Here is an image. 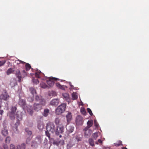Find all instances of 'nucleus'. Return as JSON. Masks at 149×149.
I'll list each match as a JSON object with an SVG mask.
<instances>
[{
	"instance_id": "nucleus-1",
	"label": "nucleus",
	"mask_w": 149,
	"mask_h": 149,
	"mask_svg": "<svg viewBox=\"0 0 149 149\" xmlns=\"http://www.w3.org/2000/svg\"><path fill=\"white\" fill-rule=\"evenodd\" d=\"M16 117L17 119L15 124V126L13 127V130H17V127L20 124V121L22 120V113L20 111H17L16 114Z\"/></svg>"
},
{
	"instance_id": "nucleus-2",
	"label": "nucleus",
	"mask_w": 149,
	"mask_h": 149,
	"mask_svg": "<svg viewBox=\"0 0 149 149\" xmlns=\"http://www.w3.org/2000/svg\"><path fill=\"white\" fill-rule=\"evenodd\" d=\"M66 104L63 103L58 106L56 110V113L57 115H59L64 112L66 108Z\"/></svg>"
},
{
	"instance_id": "nucleus-3",
	"label": "nucleus",
	"mask_w": 149,
	"mask_h": 149,
	"mask_svg": "<svg viewBox=\"0 0 149 149\" xmlns=\"http://www.w3.org/2000/svg\"><path fill=\"white\" fill-rule=\"evenodd\" d=\"M46 130L48 131L53 133L55 131V126L54 124L51 122H48L47 125Z\"/></svg>"
},
{
	"instance_id": "nucleus-4",
	"label": "nucleus",
	"mask_w": 149,
	"mask_h": 149,
	"mask_svg": "<svg viewBox=\"0 0 149 149\" xmlns=\"http://www.w3.org/2000/svg\"><path fill=\"white\" fill-rule=\"evenodd\" d=\"M42 141L41 137L39 136H37L35 139V141H32L31 146L35 147H37L38 144H40Z\"/></svg>"
},
{
	"instance_id": "nucleus-5",
	"label": "nucleus",
	"mask_w": 149,
	"mask_h": 149,
	"mask_svg": "<svg viewBox=\"0 0 149 149\" xmlns=\"http://www.w3.org/2000/svg\"><path fill=\"white\" fill-rule=\"evenodd\" d=\"M59 79L51 77L49 78V80L47 81V83L48 85L49 88V87H52L54 85V81L57 80H60Z\"/></svg>"
},
{
	"instance_id": "nucleus-6",
	"label": "nucleus",
	"mask_w": 149,
	"mask_h": 149,
	"mask_svg": "<svg viewBox=\"0 0 149 149\" xmlns=\"http://www.w3.org/2000/svg\"><path fill=\"white\" fill-rule=\"evenodd\" d=\"M35 101L38 102V103H42V104H45V101L41 96L36 95L35 98Z\"/></svg>"
},
{
	"instance_id": "nucleus-7",
	"label": "nucleus",
	"mask_w": 149,
	"mask_h": 149,
	"mask_svg": "<svg viewBox=\"0 0 149 149\" xmlns=\"http://www.w3.org/2000/svg\"><path fill=\"white\" fill-rule=\"evenodd\" d=\"M45 105H43L42 103H35L33 104V108L34 110L36 111H38L42 109L43 106Z\"/></svg>"
},
{
	"instance_id": "nucleus-8",
	"label": "nucleus",
	"mask_w": 149,
	"mask_h": 149,
	"mask_svg": "<svg viewBox=\"0 0 149 149\" xmlns=\"http://www.w3.org/2000/svg\"><path fill=\"white\" fill-rule=\"evenodd\" d=\"M64 127L63 125L57 126L55 131L56 134L57 135L62 134L63 131Z\"/></svg>"
},
{
	"instance_id": "nucleus-9",
	"label": "nucleus",
	"mask_w": 149,
	"mask_h": 149,
	"mask_svg": "<svg viewBox=\"0 0 149 149\" xmlns=\"http://www.w3.org/2000/svg\"><path fill=\"white\" fill-rule=\"evenodd\" d=\"M1 97L2 100L5 101L8 100L10 97V96L6 90L3 91L2 93L1 94Z\"/></svg>"
},
{
	"instance_id": "nucleus-10",
	"label": "nucleus",
	"mask_w": 149,
	"mask_h": 149,
	"mask_svg": "<svg viewBox=\"0 0 149 149\" xmlns=\"http://www.w3.org/2000/svg\"><path fill=\"white\" fill-rule=\"evenodd\" d=\"M76 122L77 125H82L83 123V118L80 116H77L76 117Z\"/></svg>"
},
{
	"instance_id": "nucleus-11",
	"label": "nucleus",
	"mask_w": 149,
	"mask_h": 149,
	"mask_svg": "<svg viewBox=\"0 0 149 149\" xmlns=\"http://www.w3.org/2000/svg\"><path fill=\"white\" fill-rule=\"evenodd\" d=\"M84 131L85 136L86 137H88L90 136L91 133L92 131L88 127H86L84 130Z\"/></svg>"
},
{
	"instance_id": "nucleus-12",
	"label": "nucleus",
	"mask_w": 149,
	"mask_h": 149,
	"mask_svg": "<svg viewBox=\"0 0 149 149\" xmlns=\"http://www.w3.org/2000/svg\"><path fill=\"white\" fill-rule=\"evenodd\" d=\"M66 117L67 119V125H68L69 124L70 121L72 120V116L71 115V113L70 112H69L66 115Z\"/></svg>"
},
{
	"instance_id": "nucleus-13",
	"label": "nucleus",
	"mask_w": 149,
	"mask_h": 149,
	"mask_svg": "<svg viewBox=\"0 0 149 149\" xmlns=\"http://www.w3.org/2000/svg\"><path fill=\"white\" fill-rule=\"evenodd\" d=\"M59 102L58 99H53L50 102V104L52 106H56L58 104Z\"/></svg>"
},
{
	"instance_id": "nucleus-14",
	"label": "nucleus",
	"mask_w": 149,
	"mask_h": 149,
	"mask_svg": "<svg viewBox=\"0 0 149 149\" xmlns=\"http://www.w3.org/2000/svg\"><path fill=\"white\" fill-rule=\"evenodd\" d=\"M55 123L56 125L61 126L63 125V123L62 122L61 120L58 118H56L55 119Z\"/></svg>"
},
{
	"instance_id": "nucleus-15",
	"label": "nucleus",
	"mask_w": 149,
	"mask_h": 149,
	"mask_svg": "<svg viewBox=\"0 0 149 149\" xmlns=\"http://www.w3.org/2000/svg\"><path fill=\"white\" fill-rule=\"evenodd\" d=\"M64 143V141L63 140H61L59 141H54V144L57 146H61L63 145Z\"/></svg>"
},
{
	"instance_id": "nucleus-16",
	"label": "nucleus",
	"mask_w": 149,
	"mask_h": 149,
	"mask_svg": "<svg viewBox=\"0 0 149 149\" xmlns=\"http://www.w3.org/2000/svg\"><path fill=\"white\" fill-rule=\"evenodd\" d=\"M27 112L31 115H32L33 113V111L32 107L29 106L27 107Z\"/></svg>"
},
{
	"instance_id": "nucleus-17",
	"label": "nucleus",
	"mask_w": 149,
	"mask_h": 149,
	"mask_svg": "<svg viewBox=\"0 0 149 149\" xmlns=\"http://www.w3.org/2000/svg\"><path fill=\"white\" fill-rule=\"evenodd\" d=\"M74 127L72 126H69L66 127V129L67 131L69 133L72 132L74 130Z\"/></svg>"
},
{
	"instance_id": "nucleus-18",
	"label": "nucleus",
	"mask_w": 149,
	"mask_h": 149,
	"mask_svg": "<svg viewBox=\"0 0 149 149\" xmlns=\"http://www.w3.org/2000/svg\"><path fill=\"white\" fill-rule=\"evenodd\" d=\"M18 103L22 107L25 106L26 104L25 100L22 99H20Z\"/></svg>"
},
{
	"instance_id": "nucleus-19",
	"label": "nucleus",
	"mask_w": 149,
	"mask_h": 149,
	"mask_svg": "<svg viewBox=\"0 0 149 149\" xmlns=\"http://www.w3.org/2000/svg\"><path fill=\"white\" fill-rule=\"evenodd\" d=\"M14 71V69L12 68H10L8 69L6 71V74L8 75L13 73Z\"/></svg>"
},
{
	"instance_id": "nucleus-20",
	"label": "nucleus",
	"mask_w": 149,
	"mask_h": 149,
	"mask_svg": "<svg viewBox=\"0 0 149 149\" xmlns=\"http://www.w3.org/2000/svg\"><path fill=\"white\" fill-rule=\"evenodd\" d=\"M88 141L89 143L91 146H95L94 142L93 139L91 138H89Z\"/></svg>"
},
{
	"instance_id": "nucleus-21",
	"label": "nucleus",
	"mask_w": 149,
	"mask_h": 149,
	"mask_svg": "<svg viewBox=\"0 0 149 149\" xmlns=\"http://www.w3.org/2000/svg\"><path fill=\"white\" fill-rule=\"evenodd\" d=\"M1 133L4 136H6L8 134V130L5 128H4L2 130Z\"/></svg>"
},
{
	"instance_id": "nucleus-22",
	"label": "nucleus",
	"mask_w": 149,
	"mask_h": 149,
	"mask_svg": "<svg viewBox=\"0 0 149 149\" xmlns=\"http://www.w3.org/2000/svg\"><path fill=\"white\" fill-rule=\"evenodd\" d=\"M40 86L41 88H49V87L47 85L43 82L40 84Z\"/></svg>"
},
{
	"instance_id": "nucleus-23",
	"label": "nucleus",
	"mask_w": 149,
	"mask_h": 149,
	"mask_svg": "<svg viewBox=\"0 0 149 149\" xmlns=\"http://www.w3.org/2000/svg\"><path fill=\"white\" fill-rule=\"evenodd\" d=\"M25 143H23L21 145L18 146L17 149H25Z\"/></svg>"
},
{
	"instance_id": "nucleus-24",
	"label": "nucleus",
	"mask_w": 149,
	"mask_h": 149,
	"mask_svg": "<svg viewBox=\"0 0 149 149\" xmlns=\"http://www.w3.org/2000/svg\"><path fill=\"white\" fill-rule=\"evenodd\" d=\"M49 113V110L48 109H46L44 110L43 113L44 116L46 117L47 116Z\"/></svg>"
},
{
	"instance_id": "nucleus-25",
	"label": "nucleus",
	"mask_w": 149,
	"mask_h": 149,
	"mask_svg": "<svg viewBox=\"0 0 149 149\" xmlns=\"http://www.w3.org/2000/svg\"><path fill=\"white\" fill-rule=\"evenodd\" d=\"M30 91L31 92V93L33 95L34 94H36V90L33 87H31L29 88Z\"/></svg>"
},
{
	"instance_id": "nucleus-26",
	"label": "nucleus",
	"mask_w": 149,
	"mask_h": 149,
	"mask_svg": "<svg viewBox=\"0 0 149 149\" xmlns=\"http://www.w3.org/2000/svg\"><path fill=\"white\" fill-rule=\"evenodd\" d=\"M25 69L26 71H28L31 68V65L28 63H26L25 65Z\"/></svg>"
},
{
	"instance_id": "nucleus-27",
	"label": "nucleus",
	"mask_w": 149,
	"mask_h": 149,
	"mask_svg": "<svg viewBox=\"0 0 149 149\" xmlns=\"http://www.w3.org/2000/svg\"><path fill=\"white\" fill-rule=\"evenodd\" d=\"M98 136V133L97 132H95L93 133L92 136L93 139L95 140H96Z\"/></svg>"
},
{
	"instance_id": "nucleus-28",
	"label": "nucleus",
	"mask_w": 149,
	"mask_h": 149,
	"mask_svg": "<svg viewBox=\"0 0 149 149\" xmlns=\"http://www.w3.org/2000/svg\"><path fill=\"white\" fill-rule=\"evenodd\" d=\"M87 125L88 126L86 127H88V128H89L91 127L93 124V122L92 121L88 120L87 122Z\"/></svg>"
},
{
	"instance_id": "nucleus-29",
	"label": "nucleus",
	"mask_w": 149,
	"mask_h": 149,
	"mask_svg": "<svg viewBox=\"0 0 149 149\" xmlns=\"http://www.w3.org/2000/svg\"><path fill=\"white\" fill-rule=\"evenodd\" d=\"M72 98L73 100H76L78 98V96L77 95V94L75 93H73L72 94Z\"/></svg>"
},
{
	"instance_id": "nucleus-30",
	"label": "nucleus",
	"mask_w": 149,
	"mask_h": 149,
	"mask_svg": "<svg viewBox=\"0 0 149 149\" xmlns=\"http://www.w3.org/2000/svg\"><path fill=\"white\" fill-rule=\"evenodd\" d=\"M63 97L67 100H69V95L67 93H64L63 94Z\"/></svg>"
},
{
	"instance_id": "nucleus-31",
	"label": "nucleus",
	"mask_w": 149,
	"mask_h": 149,
	"mask_svg": "<svg viewBox=\"0 0 149 149\" xmlns=\"http://www.w3.org/2000/svg\"><path fill=\"white\" fill-rule=\"evenodd\" d=\"M15 113L12 112H10L9 114V116L10 119L11 120L14 119L15 118Z\"/></svg>"
},
{
	"instance_id": "nucleus-32",
	"label": "nucleus",
	"mask_w": 149,
	"mask_h": 149,
	"mask_svg": "<svg viewBox=\"0 0 149 149\" xmlns=\"http://www.w3.org/2000/svg\"><path fill=\"white\" fill-rule=\"evenodd\" d=\"M11 140L10 137L7 136L5 139V142L6 144H9Z\"/></svg>"
},
{
	"instance_id": "nucleus-33",
	"label": "nucleus",
	"mask_w": 149,
	"mask_h": 149,
	"mask_svg": "<svg viewBox=\"0 0 149 149\" xmlns=\"http://www.w3.org/2000/svg\"><path fill=\"white\" fill-rule=\"evenodd\" d=\"M75 138L77 141H81L82 139V138L80 137L79 135H76Z\"/></svg>"
},
{
	"instance_id": "nucleus-34",
	"label": "nucleus",
	"mask_w": 149,
	"mask_h": 149,
	"mask_svg": "<svg viewBox=\"0 0 149 149\" xmlns=\"http://www.w3.org/2000/svg\"><path fill=\"white\" fill-rule=\"evenodd\" d=\"M81 113L84 115H86V111L84 108H82L81 109Z\"/></svg>"
},
{
	"instance_id": "nucleus-35",
	"label": "nucleus",
	"mask_w": 149,
	"mask_h": 149,
	"mask_svg": "<svg viewBox=\"0 0 149 149\" xmlns=\"http://www.w3.org/2000/svg\"><path fill=\"white\" fill-rule=\"evenodd\" d=\"M56 85L57 87H58L59 88L63 89V86L61 85L58 82H57L56 84Z\"/></svg>"
},
{
	"instance_id": "nucleus-36",
	"label": "nucleus",
	"mask_w": 149,
	"mask_h": 149,
	"mask_svg": "<svg viewBox=\"0 0 149 149\" xmlns=\"http://www.w3.org/2000/svg\"><path fill=\"white\" fill-rule=\"evenodd\" d=\"M25 131L27 132V134L29 135H31L32 134V132L31 131L29 130L28 128H26L25 129Z\"/></svg>"
},
{
	"instance_id": "nucleus-37",
	"label": "nucleus",
	"mask_w": 149,
	"mask_h": 149,
	"mask_svg": "<svg viewBox=\"0 0 149 149\" xmlns=\"http://www.w3.org/2000/svg\"><path fill=\"white\" fill-rule=\"evenodd\" d=\"M33 82L35 84H37L39 83V81L37 79L33 78L32 79Z\"/></svg>"
},
{
	"instance_id": "nucleus-38",
	"label": "nucleus",
	"mask_w": 149,
	"mask_h": 149,
	"mask_svg": "<svg viewBox=\"0 0 149 149\" xmlns=\"http://www.w3.org/2000/svg\"><path fill=\"white\" fill-rule=\"evenodd\" d=\"M17 109V108L16 107L14 106V107H12V108L11 109V112L13 113H15V112L16 111Z\"/></svg>"
},
{
	"instance_id": "nucleus-39",
	"label": "nucleus",
	"mask_w": 149,
	"mask_h": 149,
	"mask_svg": "<svg viewBox=\"0 0 149 149\" xmlns=\"http://www.w3.org/2000/svg\"><path fill=\"white\" fill-rule=\"evenodd\" d=\"M87 110L88 112L91 116H92L93 115L92 111L89 108H87Z\"/></svg>"
},
{
	"instance_id": "nucleus-40",
	"label": "nucleus",
	"mask_w": 149,
	"mask_h": 149,
	"mask_svg": "<svg viewBox=\"0 0 149 149\" xmlns=\"http://www.w3.org/2000/svg\"><path fill=\"white\" fill-rule=\"evenodd\" d=\"M16 75L17 77L18 76H21V74L20 71L19 70H18L16 71Z\"/></svg>"
},
{
	"instance_id": "nucleus-41",
	"label": "nucleus",
	"mask_w": 149,
	"mask_h": 149,
	"mask_svg": "<svg viewBox=\"0 0 149 149\" xmlns=\"http://www.w3.org/2000/svg\"><path fill=\"white\" fill-rule=\"evenodd\" d=\"M3 113V111L2 110H0V120L2 119V115Z\"/></svg>"
},
{
	"instance_id": "nucleus-42",
	"label": "nucleus",
	"mask_w": 149,
	"mask_h": 149,
	"mask_svg": "<svg viewBox=\"0 0 149 149\" xmlns=\"http://www.w3.org/2000/svg\"><path fill=\"white\" fill-rule=\"evenodd\" d=\"M5 63L6 61H0V67L3 65Z\"/></svg>"
},
{
	"instance_id": "nucleus-43",
	"label": "nucleus",
	"mask_w": 149,
	"mask_h": 149,
	"mask_svg": "<svg viewBox=\"0 0 149 149\" xmlns=\"http://www.w3.org/2000/svg\"><path fill=\"white\" fill-rule=\"evenodd\" d=\"M31 139L30 138H28L26 140V143L27 144H29L30 142Z\"/></svg>"
},
{
	"instance_id": "nucleus-44",
	"label": "nucleus",
	"mask_w": 149,
	"mask_h": 149,
	"mask_svg": "<svg viewBox=\"0 0 149 149\" xmlns=\"http://www.w3.org/2000/svg\"><path fill=\"white\" fill-rule=\"evenodd\" d=\"M22 74L24 76H26L27 75V73L26 72L25 70H23L22 72Z\"/></svg>"
},
{
	"instance_id": "nucleus-45",
	"label": "nucleus",
	"mask_w": 149,
	"mask_h": 149,
	"mask_svg": "<svg viewBox=\"0 0 149 149\" xmlns=\"http://www.w3.org/2000/svg\"><path fill=\"white\" fill-rule=\"evenodd\" d=\"M122 142L120 141V142H119V143H114L115 145L116 146H118L120 145H122Z\"/></svg>"
},
{
	"instance_id": "nucleus-46",
	"label": "nucleus",
	"mask_w": 149,
	"mask_h": 149,
	"mask_svg": "<svg viewBox=\"0 0 149 149\" xmlns=\"http://www.w3.org/2000/svg\"><path fill=\"white\" fill-rule=\"evenodd\" d=\"M17 77L18 78V81L19 82H20L21 81V79H22V76H18Z\"/></svg>"
},
{
	"instance_id": "nucleus-47",
	"label": "nucleus",
	"mask_w": 149,
	"mask_h": 149,
	"mask_svg": "<svg viewBox=\"0 0 149 149\" xmlns=\"http://www.w3.org/2000/svg\"><path fill=\"white\" fill-rule=\"evenodd\" d=\"M98 142L99 143H100L101 144H102V141L100 139H98V142H95L96 144H98Z\"/></svg>"
},
{
	"instance_id": "nucleus-48",
	"label": "nucleus",
	"mask_w": 149,
	"mask_h": 149,
	"mask_svg": "<svg viewBox=\"0 0 149 149\" xmlns=\"http://www.w3.org/2000/svg\"><path fill=\"white\" fill-rule=\"evenodd\" d=\"M49 132V131H47L45 132V133H46V136L47 137H48L49 138L50 137V134Z\"/></svg>"
},
{
	"instance_id": "nucleus-49",
	"label": "nucleus",
	"mask_w": 149,
	"mask_h": 149,
	"mask_svg": "<svg viewBox=\"0 0 149 149\" xmlns=\"http://www.w3.org/2000/svg\"><path fill=\"white\" fill-rule=\"evenodd\" d=\"M7 144H4L3 145V147L4 149H8V146L7 145Z\"/></svg>"
},
{
	"instance_id": "nucleus-50",
	"label": "nucleus",
	"mask_w": 149,
	"mask_h": 149,
	"mask_svg": "<svg viewBox=\"0 0 149 149\" xmlns=\"http://www.w3.org/2000/svg\"><path fill=\"white\" fill-rule=\"evenodd\" d=\"M94 123L95 126L97 127H98L99 126V125L98 123L95 120Z\"/></svg>"
},
{
	"instance_id": "nucleus-51",
	"label": "nucleus",
	"mask_w": 149,
	"mask_h": 149,
	"mask_svg": "<svg viewBox=\"0 0 149 149\" xmlns=\"http://www.w3.org/2000/svg\"><path fill=\"white\" fill-rule=\"evenodd\" d=\"M40 74L38 73H36V72L35 73V76L37 78H40V75H39Z\"/></svg>"
},
{
	"instance_id": "nucleus-52",
	"label": "nucleus",
	"mask_w": 149,
	"mask_h": 149,
	"mask_svg": "<svg viewBox=\"0 0 149 149\" xmlns=\"http://www.w3.org/2000/svg\"><path fill=\"white\" fill-rule=\"evenodd\" d=\"M10 148L12 149H15V146L13 144H11L10 145Z\"/></svg>"
},
{
	"instance_id": "nucleus-53",
	"label": "nucleus",
	"mask_w": 149,
	"mask_h": 149,
	"mask_svg": "<svg viewBox=\"0 0 149 149\" xmlns=\"http://www.w3.org/2000/svg\"><path fill=\"white\" fill-rule=\"evenodd\" d=\"M71 148V146H70V144H68L67 145V148L68 149H70Z\"/></svg>"
},
{
	"instance_id": "nucleus-54",
	"label": "nucleus",
	"mask_w": 149,
	"mask_h": 149,
	"mask_svg": "<svg viewBox=\"0 0 149 149\" xmlns=\"http://www.w3.org/2000/svg\"><path fill=\"white\" fill-rule=\"evenodd\" d=\"M19 61L20 63H22V64H24V63H26L22 61L21 60H19Z\"/></svg>"
},
{
	"instance_id": "nucleus-55",
	"label": "nucleus",
	"mask_w": 149,
	"mask_h": 149,
	"mask_svg": "<svg viewBox=\"0 0 149 149\" xmlns=\"http://www.w3.org/2000/svg\"><path fill=\"white\" fill-rule=\"evenodd\" d=\"M36 72L40 74L41 73V71L40 70H38Z\"/></svg>"
},
{
	"instance_id": "nucleus-56",
	"label": "nucleus",
	"mask_w": 149,
	"mask_h": 149,
	"mask_svg": "<svg viewBox=\"0 0 149 149\" xmlns=\"http://www.w3.org/2000/svg\"><path fill=\"white\" fill-rule=\"evenodd\" d=\"M69 84H70V86L72 87V88H73L74 87V86L72 85L71 84L70 82L69 83Z\"/></svg>"
},
{
	"instance_id": "nucleus-57",
	"label": "nucleus",
	"mask_w": 149,
	"mask_h": 149,
	"mask_svg": "<svg viewBox=\"0 0 149 149\" xmlns=\"http://www.w3.org/2000/svg\"><path fill=\"white\" fill-rule=\"evenodd\" d=\"M38 128L39 129L41 130V129H42V128H43V126H42V128H40V127H39V125H38Z\"/></svg>"
},
{
	"instance_id": "nucleus-58",
	"label": "nucleus",
	"mask_w": 149,
	"mask_h": 149,
	"mask_svg": "<svg viewBox=\"0 0 149 149\" xmlns=\"http://www.w3.org/2000/svg\"><path fill=\"white\" fill-rule=\"evenodd\" d=\"M1 97H1V95H0V100H2Z\"/></svg>"
},
{
	"instance_id": "nucleus-59",
	"label": "nucleus",
	"mask_w": 149,
	"mask_h": 149,
	"mask_svg": "<svg viewBox=\"0 0 149 149\" xmlns=\"http://www.w3.org/2000/svg\"><path fill=\"white\" fill-rule=\"evenodd\" d=\"M122 149H127L126 147H123L122 148Z\"/></svg>"
},
{
	"instance_id": "nucleus-60",
	"label": "nucleus",
	"mask_w": 149,
	"mask_h": 149,
	"mask_svg": "<svg viewBox=\"0 0 149 149\" xmlns=\"http://www.w3.org/2000/svg\"><path fill=\"white\" fill-rule=\"evenodd\" d=\"M61 136H61V135H60V136H59V137H61Z\"/></svg>"
},
{
	"instance_id": "nucleus-61",
	"label": "nucleus",
	"mask_w": 149,
	"mask_h": 149,
	"mask_svg": "<svg viewBox=\"0 0 149 149\" xmlns=\"http://www.w3.org/2000/svg\"><path fill=\"white\" fill-rule=\"evenodd\" d=\"M33 144H34V145H36V144L35 143H34Z\"/></svg>"
},
{
	"instance_id": "nucleus-62",
	"label": "nucleus",
	"mask_w": 149,
	"mask_h": 149,
	"mask_svg": "<svg viewBox=\"0 0 149 149\" xmlns=\"http://www.w3.org/2000/svg\"><path fill=\"white\" fill-rule=\"evenodd\" d=\"M12 82H11L10 83V84H12Z\"/></svg>"
},
{
	"instance_id": "nucleus-63",
	"label": "nucleus",
	"mask_w": 149,
	"mask_h": 149,
	"mask_svg": "<svg viewBox=\"0 0 149 149\" xmlns=\"http://www.w3.org/2000/svg\"><path fill=\"white\" fill-rule=\"evenodd\" d=\"M1 106L0 105V108H1Z\"/></svg>"
}]
</instances>
